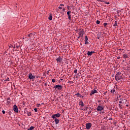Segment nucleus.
I'll list each match as a JSON object with an SVG mask.
<instances>
[{
  "mask_svg": "<svg viewBox=\"0 0 130 130\" xmlns=\"http://www.w3.org/2000/svg\"><path fill=\"white\" fill-rule=\"evenodd\" d=\"M94 52H94V51H91V52L88 51L87 54H88V55H92V54H93V53H94Z\"/></svg>",
  "mask_w": 130,
  "mask_h": 130,
  "instance_id": "2eb2a0df",
  "label": "nucleus"
},
{
  "mask_svg": "<svg viewBox=\"0 0 130 130\" xmlns=\"http://www.w3.org/2000/svg\"><path fill=\"white\" fill-rule=\"evenodd\" d=\"M42 104H44V103H42Z\"/></svg>",
  "mask_w": 130,
  "mask_h": 130,
  "instance_id": "4d7b16f0",
  "label": "nucleus"
},
{
  "mask_svg": "<svg viewBox=\"0 0 130 130\" xmlns=\"http://www.w3.org/2000/svg\"><path fill=\"white\" fill-rule=\"evenodd\" d=\"M52 83H55V79H52Z\"/></svg>",
  "mask_w": 130,
  "mask_h": 130,
  "instance_id": "c85d7f7f",
  "label": "nucleus"
},
{
  "mask_svg": "<svg viewBox=\"0 0 130 130\" xmlns=\"http://www.w3.org/2000/svg\"><path fill=\"white\" fill-rule=\"evenodd\" d=\"M96 24H100V21L97 20L96 21Z\"/></svg>",
  "mask_w": 130,
  "mask_h": 130,
  "instance_id": "7c9ffc66",
  "label": "nucleus"
},
{
  "mask_svg": "<svg viewBox=\"0 0 130 130\" xmlns=\"http://www.w3.org/2000/svg\"><path fill=\"white\" fill-rule=\"evenodd\" d=\"M119 108H120V109H122V108L123 107V105L119 104Z\"/></svg>",
  "mask_w": 130,
  "mask_h": 130,
  "instance_id": "6ab92c4d",
  "label": "nucleus"
},
{
  "mask_svg": "<svg viewBox=\"0 0 130 130\" xmlns=\"http://www.w3.org/2000/svg\"><path fill=\"white\" fill-rule=\"evenodd\" d=\"M120 104H122V105L125 106L128 102H127V100L126 99H122L119 102Z\"/></svg>",
  "mask_w": 130,
  "mask_h": 130,
  "instance_id": "20e7f679",
  "label": "nucleus"
},
{
  "mask_svg": "<svg viewBox=\"0 0 130 130\" xmlns=\"http://www.w3.org/2000/svg\"><path fill=\"white\" fill-rule=\"evenodd\" d=\"M122 74L120 72H118L115 76V80L117 81H119V80L122 79Z\"/></svg>",
  "mask_w": 130,
  "mask_h": 130,
  "instance_id": "7ed1b4c3",
  "label": "nucleus"
},
{
  "mask_svg": "<svg viewBox=\"0 0 130 130\" xmlns=\"http://www.w3.org/2000/svg\"><path fill=\"white\" fill-rule=\"evenodd\" d=\"M54 87L55 89H57V90H61L62 89V86L61 85H55Z\"/></svg>",
  "mask_w": 130,
  "mask_h": 130,
  "instance_id": "423d86ee",
  "label": "nucleus"
},
{
  "mask_svg": "<svg viewBox=\"0 0 130 130\" xmlns=\"http://www.w3.org/2000/svg\"><path fill=\"white\" fill-rule=\"evenodd\" d=\"M84 34H85V31L84 30V29H80L79 30V37H78V39H80V38H81V39H83L84 38Z\"/></svg>",
  "mask_w": 130,
  "mask_h": 130,
  "instance_id": "f257e3e1",
  "label": "nucleus"
},
{
  "mask_svg": "<svg viewBox=\"0 0 130 130\" xmlns=\"http://www.w3.org/2000/svg\"><path fill=\"white\" fill-rule=\"evenodd\" d=\"M56 60L58 63V62H61L62 61V58L60 57V56H59V57L56 59Z\"/></svg>",
  "mask_w": 130,
  "mask_h": 130,
  "instance_id": "f8f14e48",
  "label": "nucleus"
},
{
  "mask_svg": "<svg viewBox=\"0 0 130 130\" xmlns=\"http://www.w3.org/2000/svg\"><path fill=\"white\" fill-rule=\"evenodd\" d=\"M28 78L30 80H34V79H35V76H33V75H32V73H30L28 75Z\"/></svg>",
  "mask_w": 130,
  "mask_h": 130,
  "instance_id": "1a4fd4ad",
  "label": "nucleus"
},
{
  "mask_svg": "<svg viewBox=\"0 0 130 130\" xmlns=\"http://www.w3.org/2000/svg\"><path fill=\"white\" fill-rule=\"evenodd\" d=\"M81 110H83V109H81Z\"/></svg>",
  "mask_w": 130,
  "mask_h": 130,
  "instance_id": "6e6d98bb",
  "label": "nucleus"
},
{
  "mask_svg": "<svg viewBox=\"0 0 130 130\" xmlns=\"http://www.w3.org/2000/svg\"><path fill=\"white\" fill-rule=\"evenodd\" d=\"M123 57L124 58H128V56H127V54H124Z\"/></svg>",
  "mask_w": 130,
  "mask_h": 130,
  "instance_id": "a211bd4d",
  "label": "nucleus"
},
{
  "mask_svg": "<svg viewBox=\"0 0 130 130\" xmlns=\"http://www.w3.org/2000/svg\"><path fill=\"white\" fill-rule=\"evenodd\" d=\"M71 13H72V11H68L67 15L68 16V19L69 20H72V17L71 15Z\"/></svg>",
  "mask_w": 130,
  "mask_h": 130,
  "instance_id": "9d476101",
  "label": "nucleus"
},
{
  "mask_svg": "<svg viewBox=\"0 0 130 130\" xmlns=\"http://www.w3.org/2000/svg\"><path fill=\"white\" fill-rule=\"evenodd\" d=\"M106 92H105V93H104V95H105V93H106Z\"/></svg>",
  "mask_w": 130,
  "mask_h": 130,
  "instance_id": "5fc2aeb1",
  "label": "nucleus"
},
{
  "mask_svg": "<svg viewBox=\"0 0 130 130\" xmlns=\"http://www.w3.org/2000/svg\"><path fill=\"white\" fill-rule=\"evenodd\" d=\"M100 102H101V101H98V103H100Z\"/></svg>",
  "mask_w": 130,
  "mask_h": 130,
  "instance_id": "09e8293b",
  "label": "nucleus"
},
{
  "mask_svg": "<svg viewBox=\"0 0 130 130\" xmlns=\"http://www.w3.org/2000/svg\"><path fill=\"white\" fill-rule=\"evenodd\" d=\"M108 24L107 23H104V27H106V26H107Z\"/></svg>",
  "mask_w": 130,
  "mask_h": 130,
  "instance_id": "bb28decb",
  "label": "nucleus"
},
{
  "mask_svg": "<svg viewBox=\"0 0 130 130\" xmlns=\"http://www.w3.org/2000/svg\"><path fill=\"white\" fill-rule=\"evenodd\" d=\"M105 4H106V5H109V2H106Z\"/></svg>",
  "mask_w": 130,
  "mask_h": 130,
  "instance_id": "4c0bfd02",
  "label": "nucleus"
},
{
  "mask_svg": "<svg viewBox=\"0 0 130 130\" xmlns=\"http://www.w3.org/2000/svg\"><path fill=\"white\" fill-rule=\"evenodd\" d=\"M55 115V117H60V113H57V114H54Z\"/></svg>",
  "mask_w": 130,
  "mask_h": 130,
  "instance_id": "f3484780",
  "label": "nucleus"
},
{
  "mask_svg": "<svg viewBox=\"0 0 130 130\" xmlns=\"http://www.w3.org/2000/svg\"><path fill=\"white\" fill-rule=\"evenodd\" d=\"M60 7H63L64 6L63 4H60Z\"/></svg>",
  "mask_w": 130,
  "mask_h": 130,
  "instance_id": "e433bc0d",
  "label": "nucleus"
},
{
  "mask_svg": "<svg viewBox=\"0 0 130 130\" xmlns=\"http://www.w3.org/2000/svg\"><path fill=\"white\" fill-rule=\"evenodd\" d=\"M54 121H55L56 124H58V123H59V120H58L57 118H55Z\"/></svg>",
  "mask_w": 130,
  "mask_h": 130,
  "instance_id": "dca6fc26",
  "label": "nucleus"
},
{
  "mask_svg": "<svg viewBox=\"0 0 130 130\" xmlns=\"http://www.w3.org/2000/svg\"><path fill=\"white\" fill-rule=\"evenodd\" d=\"M40 106H41V104H37V107H40Z\"/></svg>",
  "mask_w": 130,
  "mask_h": 130,
  "instance_id": "a878e982",
  "label": "nucleus"
},
{
  "mask_svg": "<svg viewBox=\"0 0 130 130\" xmlns=\"http://www.w3.org/2000/svg\"><path fill=\"white\" fill-rule=\"evenodd\" d=\"M36 36L37 35L33 33H30L27 35V37L29 38V40H30V41L32 42H33Z\"/></svg>",
  "mask_w": 130,
  "mask_h": 130,
  "instance_id": "f03ea898",
  "label": "nucleus"
},
{
  "mask_svg": "<svg viewBox=\"0 0 130 130\" xmlns=\"http://www.w3.org/2000/svg\"><path fill=\"white\" fill-rule=\"evenodd\" d=\"M35 128V127L31 126V127H29V128L28 129V130L34 129Z\"/></svg>",
  "mask_w": 130,
  "mask_h": 130,
  "instance_id": "aec40b11",
  "label": "nucleus"
},
{
  "mask_svg": "<svg viewBox=\"0 0 130 130\" xmlns=\"http://www.w3.org/2000/svg\"><path fill=\"white\" fill-rule=\"evenodd\" d=\"M79 105H80V106L82 108L84 107V103H83L82 101H81L79 102Z\"/></svg>",
  "mask_w": 130,
  "mask_h": 130,
  "instance_id": "4468645a",
  "label": "nucleus"
},
{
  "mask_svg": "<svg viewBox=\"0 0 130 130\" xmlns=\"http://www.w3.org/2000/svg\"><path fill=\"white\" fill-rule=\"evenodd\" d=\"M90 113H91V110H90V111L88 112V114H90Z\"/></svg>",
  "mask_w": 130,
  "mask_h": 130,
  "instance_id": "37998d69",
  "label": "nucleus"
},
{
  "mask_svg": "<svg viewBox=\"0 0 130 130\" xmlns=\"http://www.w3.org/2000/svg\"><path fill=\"white\" fill-rule=\"evenodd\" d=\"M52 118H53V119L56 118V117H55V115H53L52 116Z\"/></svg>",
  "mask_w": 130,
  "mask_h": 130,
  "instance_id": "cd10ccee",
  "label": "nucleus"
},
{
  "mask_svg": "<svg viewBox=\"0 0 130 130\" xmlns=\"http://www.w3.org/2000/svg\"><path fill=\"white\" fill-rule=\"evenodd\" d=\"M28 115V116H30V115H31V112L29 113Z\"/></svg>",
  "mask_w": 130,
  "mask_h": 130,
  "instance_id": "ea45409f",
  "label": "nucleus"
},
{
  "mask_svg": "<svg viewBox=\"0 0 130 130\" xmlns=\"http://www.w3.org/2000/svg\"><path fill=\"white\" fill-rule=\"evenodd\" d=\"M67 8H68V10H70V6H68Z\"/></svg>",
  "mask_w": 130,
  "mask_h": 130,
  "instance_id": "79ce46f5",
  "label": "nucleus"
},
{
  "mask_svg": "<svg viewBox=\"0 0 130 130\" xmlns=\"http://www.w3.org/2000/svg\"><path fill=\"white\" fill-rule=\"evenodd\" d=\"M85 41H88V37L87 36H85Z\"/></svg>",
  "mask_w": 130,
  "mask_h": 130,
  "instance_id": "393cba45",
  "label": "nucleus"
},
{
  "mask_svg": "<svg viewBox=\"0 0 130 130\" xmlns=\"http://www.w3.org/2000/svg\"><path fill=\"white\" fill-rule=\"evenodd\" d=\"M11 47H13V45L10 44L9 46V48H11Z\"/></svg>",
  "mask_w": 130,
  "mask_h": 130,
  "instance_id": "473e14b6",
  "label": "nucleus"
},
{
  "mask_svg": "<svg viewBox=\"0 0 130 130\" xmlns=\"http://www.w3.org/2000/svg\"><path fill=\"white\" fill-rule=\"evenodd\" d=\"M60 81H62V79H60Z\"/></svg>",
  "mask_w": 130,
  "mask_h": 130,
  "instance_id": "864d4df0",
  "label": "nucleus"
},
{
  "mask_svg": "<svg viewBox=\"0 0 130 130\" xmlns=\"http://www.w3.org/2000/svg\"><path fill=\"white\" fill-rule=\"evenodd\" d=\"M80 97H81V98H83L84 96H83V95H80Z\"/></svg>",
  "mask_w": 130,
  "mask_h": 130,
  "instance_id": "c03bdc74",
  "label": "nucleus"
},
{
  "mask_svg": "<svg viewBox=\"0 0 130 130\" xmlns=\"http://www.w3.org/2000/svg\"><path fill=\"white\" fill-rule=\"evenodd\" d=\"M77 73H78V70L77 69H76L74 70V73L77 74Z\"/></svg>",
  "mask_w": 130,
  "mask_h": 130,
  "instance_id": "c756f323",
  "label": "nucleus"
},
{
  "mask_svg": "<svg viewBox=\"0 0 130 130\" xmlns=\"http://www.w3.org/2000/svg\"><path fill=\"white\" fill-rule=\"evenodd\" d=\"M58 9H59V10H61L62 9V7H58Z\"/></svg>",
  "mask_w": 130,
  "mask_h": 130,
  "instance_id": "c9c22d12",
  "label": "nucleus"
},
{
  "mask_svg": "<svg viewBox=\"0 0 130 130\" xmlns=\"http://www.w3.org/2000/svg\"><path fill=\"white\" fill-rule=\"evenodd\" d=\"M91 126H92V123H87L86 124V129H90V128H91Z\"/></svg>",
  "mask_w": 130,
  "mask_h": 130,
  "instance_id": "39448f33",
  "label": "nucleus"
},
{
  "mask_svg": "<svg viewBox=\"0 0 130 130\" xmlns=\"http://www.w3.org/2000/svg\"><path fill=\"white\" fill-rule=\"evenodd\" d=\"M115 92V89H113L111 90V92L113 94Z\"/></svg>",
  "mask_w": 130,
  "mask_h": 130,
  "instance_id": "b1692460",
  "label": "nucleus"
},
{
  "mask_svg": "<svg viewBox=\"0 0 130 130\" xmlns=\"http://www.w3.org/2000/svg\"><path fill=\"white\" fill-rule=\"evenodd\" d=\"M95 93H97V90H91V93H90V96H91V95L95 94Z\"/></svg>",
  "mask_w": 130,
  "mask_h": 130,
  "instance_id": "ddd939ff",
  "label": "nucleus"
},
{
  "mask_svg": "<svg viewBox=\"0 0 130 130\" xmlns=\"http://www.w3.org/2000/svg\"><path fill=\"white\" fill-rule=\"evenodd\" d=\"M122 97H123V95L121 94H118L117 99L118 100H122Z\"/></svg>",
  "mask_w": 130,
  "mask_h": 130,
  "instance_id": "9b49d317",
  "label": "nucleus"
},
{
  "mask_svg": "<svg viewBox=\"0 0 130 130\" xmlns=\"http://www.w3.org/2000/svg\"><path fill=\"white\" fill-rule=\"evenodd\" d=\"M113 26H114V27H116V26H117V21H115V23H114V24L113 25Z\"/></svg>",
  "mask_w": 130,
  "mask_h": 130,
  "instance_id": "4be33fe9",
  "label": "nucleus"
},
{
  "mask_svg": "<svg viewBox=\"0 0 130 130\" xmlns=\"http://www.w3.org/2000/svg\"><path fill=\"white\" fill-rule=\"evenodd\" d=\"M85 44H89V42L87 41H85Z\"/></svg>",
  "mask_w": 130,
  "mask_h": 130,
  "instance_id": "f704fd0d",
  "label": "nucleus"
},
{
  "mask_svg": "<svg viewBox=\"0 0 130 130\" xmlns=\"http://www.w3.org/2000/svg\"><path fill=\"white\" fill-rule=\"evenodd\" d=\"M34 110H35V112H37V111H38L37 108H35Z\"/></svg>",
  "mask_w": 130,
  "mask_h": 130,
  "instance_id": "2f4dec72",
  "label": "nucleus"
},
{
  "mask_svg": "<svg viewBox=\"0 0 130 130\" xmlns=\"http://www.w3.org/2000/svg\"><path fill=\"white\" fill-rule=\"evenodd\" d=\"M128 103H127V104H126V106L127 107H128V104H127Z\"/></svg>",
  "mask_w": 130,
  "mask_h": 130,
  "instance_id": "58836bf2",
  "label": "nucleus"
},
{
  "mask_svg": "<svg viewBox=\"0 0 130 130\" xmlns=\"http://www.w3.org/2000/svg\"><path fill=\"white\" fill-rule=\"evenodd\" d=\"M2 113H3V114H5V113H6V112L5 111V110H3Z\"/></svg>",
  "mask_w": 130,
  "mask_h": 130,
  "instance_id": "72a5a7b5",
  "label": "nucleus"
},
{
  "mask_svg": "<svg viewBox=\"0 0 130 130\" xmlns=\"http://www.w3.org/2000/svg\"><path fill=\"white\" fill-rule=\"evenodd\" d=\"M6 81H10L9 79V78H7Z\"/></svg>",
  "mask_w": 130,
  "mask_h": 130,
  "instance_id": "a18cd8bd",
  "label": "nucleus"
},
{
  "mask_svg": "<svg viewBox=\"0 0 130 130\" xmlns=\"http://www.w3.org/2000/svg\"><path fill=\"white\" fill-rule=\"evenodd\" d=\"M64 10H65L64 8H63L62 10H63V11H64Z\"/></svg>",
  "mask_w": 130,
  "mask_h": 130,
  "instance_id": "603ef678",
  "label": "nucleus"
},
{
  "mask_svg": "<svg viewBox=\"0 0 130 130\" xmlns=\"http://www.w3.org/2000/svg\"><path fill=\"white\" fill-rule=\"evenodd\" d=\"M7 100H10V98H8L7 99Z\"/></svg>",
  "mask_w": 130,
  "mask_h": 130,
  "instance_id": "de8ad7c7",
  "label": "nucleus"
},
{
  "mask_svg": "<svg viewBox=\"0 0 130 130\" xmlns=\"http://www.w3.org/2000/svg\"><path fill=\"white\" fill-rule=\"evenodd\" d=\"M9 103H10V102H9V101L7 102L8 104H9Z\"/></svg>",
  "mask_w": 130,
  "mask_h": 130,
  "instance_id": "3c124183",
  "label": "nucleus"
},
{
  "mask_svg": "<svg viewBox=\"0 0 130 130\" xmlns=\"http://www.w3.org/2000/svg\"><path fill=\"white\" fill-rule=\"evenodd\" d=\"M14 111L17 113H19V111L18 110V107L16 105L14 106L13 108Z\"/></svg>",
  "mask_w": 130,
  "mask_h": 130,
  "instance_id": "6e6552de",
  "label": "nucleus"
},
{
  "mask_svg": "<svg viewBox=\"0 0 130 130\" xmlns=\"http://www.w3.org/2000/svg\"><path fill=\"white\" fill-rule=\"evenodd\" d=\"M48 19H49V20H50V21H51V20H52V15H50Z\"/></svg>",
  "mask_w": 130,
  "mask_h": 130,
  "instance_id": "412c9836",
  "label": "nucleus"
},
{
  "mask_svg": "<svg viewBox=\"0 0 130 130\" xmlns=\"http://www.w3.org/2000/svg\"><path fill=\"white\" fill-rule=\"evenodd\" d=\"M77 96V97H80V96H81V94H80V93H77L75 94Z\"/></svg>",
  "mask_w": 130,
  "mask_h": 130,
  "instance_id": "5701e85b",
  "label": "nucleus"
},
{
  "mask_svg": "<svg viewBox=\"0 0 130 130\" xmlns=\"http://www.w3.org/2000/svg\"><path fill=\"white\" fill-rule=\"evenodd\" d=\"M103 109H104V108L101 106H99L97 108H96V110L98 111H101V110H103Z\"/></svg>",
  "mask_w": 130,
  "mask_h": 130,
  "instance_id": "0eeeda50",
  "label": "nucleus"
},
{
  "mask_svg": "<svg viewBox=\"0 0 130 130\" xmlns=\"http://www.w3.org/2000/svg\"><path fill=\"white\" fill-rule=\"evenodd\" d=\"M13 48H16V46H13Z\"/></svg>",
  "mask_w": 130,
  "mask_h": 130,
  "instance_id": "49530a36",
  "label": "nucleus"
},
{
  "mask_svg": "<svg viewBox=\"0 0 130 130\" xmlns=\"http://www.w3.org/2000/svg\"><path fill=\"white\" fill-rule=\"evenodd\" d=\"M119 58H120V57H117V59H119Z\"/></svg>",
  "mask_w": 130,
  "mask_h": 130,
  "instance_id": "8fccbe9b",
  "label": "nucleus"
},
{
  "mask_svg": "<svg viewBox=\"0 0 130 130\" xmlns=\"http://www.w3.org/2000/svg\"><path fill=\"white\" fill-rule=\"evenodd\" d=\"M98 1V2H103V1H102V0H97Z\"/></svg>",
  "mask_w": 130,
  "mask_h": 130,
  "instance_id": "a19ab883",
  "label": "nucleus"
}]
</instances>
